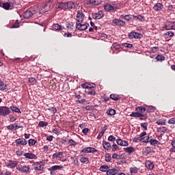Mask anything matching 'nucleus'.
<instances>
[{
    "label": "nucleus",
    "instance_id": "6e6d98bb",
    "mask_svg": "<svg viewBox=\"0 0 175 175\" xmlns=\"http://www.w3.org/2000/svg\"><path fill=\"white\" fill-rule=\"evenodd\" d=\"M66 28L68 29V31H70V29H73V24L72 23H66Z\"/></svg>",
    "mask_w": 175,
    "mask_h": 175
},
{
    "label": "nucleus",
    "instance_id": "0eeeda50",
    "mask_svg": "<svg viewBox=\"0 0 175 175\" xmlns=\"http://www.w3.org/2000/svg\"><path fill=\"white\" fill-rule=\"evenodd\" d=\"M103 17H105V13H103V11H98L97 13L92 14V18H94V20H100Z\"/></svg>",
    "mask_w": 175,
    "mask_h": 175
},
{
    "label": "nucleus",
    "instance_id": "37998d69",
    "mask_svg": "<svg viewBox=\"0 0 175 175\" xmlns=\"http://www.w3.org/2000/svg\"><path fill=\"white\" fill-rule=\"evenodd\" d=\"M164 36H170V38H173L174 36V33L173 31H167V33H164Z\"/></svg>",
    "mask_w": 175,
    "mask_h": 175
},
{
    "label": "nucleus",
    "instance_id": "58836bf2",
    "mask_svg": "<svg viewBox=\"0 0 175 175\" xmlns=\"http://www.w3.org/2000/svg\"><path fill=\"white\" fill-rule=\"evenodd\" d=\"M28 143H29V147H32V146H35L37 142L35 139H30L28 141Z\"/></svg>",
    "mask_w": 175,
    "mask_h": 175
},
{
    "label": "nucleus",
    "instance_id": "2eb2a0df",
    "mask_svg": "<svg viewBox=\"0 0 175 175\" xmlns=\"http://www.w3.org/2000/svg\"><path fill=\"white\" fill-rule=\"evenodd\" d=\"M113 23L116 25H120V27H124V25H125V22L124 21H121L120 19H118V18L113 19Z\"/></svg>",
    "mask_w": 175,
    "mask_h": 175
},
{
    "label": "nucleus",
    "instance_id": "473e14b6",
    "mask_svg": "<svg viewBox=\"0 0 175 175\" xmlns=\"http://www.w3.org/2000/svg\"><path fill=\"white\" fill-rule=\"evenodd\" d=\"M43 166L40 163H36V166L34 167V170H42Z\"/></svg>",
    "mask_w": 175,
    "mask_h": 175
},
{
    "label": "nucleus",
    "instance_id": "c756f323",
    "mask_svg": "<svg viewBox=\"0 0 175 175\" xmlns=\"http://www.w3.org/2000/svg\"><path fill=\"white\" fill-rule=\"evenodd\" d=\"M94 85H95V84L92 83V85H89L88 83H82L81 84V87L82 88H84L85 90H87L88 88H94Z\"/></svg>",
    "mask_w": 175,
    "mask_h": 175
},
{
    "label": "nucleus",
    "instance_id": "72a5a7b5",
    "mask_svg": "<svg viewBox=\"0 0 175 175\" xmlns=\"http://www.w3.org/2000/svg\"><path fill=\"white\" fill-rule=\"evenodd\" d=\"M136 111H137L138 113H144V111H146V107H138L135 108Z\"/></svg>",
    "mask_w": 175,
    "mask_h": 175
},
{
    "label": "nucleus",
    "instance_id": "09e8293b",
    "mask_svg": "<svg viewBox=\"0 0 175 175\" xmlns=\"http://www.w3.org/2000/svg\"><path fill=\"white\" fill-rule=\"evenodd\" d=\"M165 6L168 9V10H173V5H171L169 3H165Z\"/></svg>",
    "mask_w": 175,
    "mask_h": 175
},
{
    "label": "nucleus",
    "instance_id": "f257e3e1",
    "mask_svg": "<svg viewBox=\"0 0 175 175\" xmlns=\"http://www.w3.org/2000/svg\"><path fill=\"white\" fill-rule=\"evenodd\" d=\"M10 113V108L6 106L0 107V116H1L2 117H6L7 116H9Z\"/></svg>",
    "mask_w": 175,
    "mask_h": 175
},
{
    "label": "nucleus",
    "instance_id": "6e6552de",
    "mask_svg": "<svg viewBox=\"0 0 175 175\" xmlns=\"http://www.w3.org/2000/svg\"><path fill=\"white\" fill-rule=\"evenodd\" d=\"M104 9L106 12H111V10H116V9H117V6L114 4L111 5L110 3H107L104 5Z\"/></svg>",
    "mask_w": 175,
    "mask_h": 175
},
{
    "label": "nucleus",
    "instance_id": "39448f33",
    "mask_svg": "<svg viewBox=\"0 0 175 175\" xmlns=\"http://www.w3.org/2000/svg\"><path fill=\"white\" fill-rule=\"evenodd\" d=\"M17 161L10 160L5 163V165L9 169H14V167H17Z\"/></svg>",
    "mask_w": 175,
    "mask_h": 175
},
{
    "label": "nucleus",
    "instance_id": "7ed1b4c3",
    "mask_svg": "<svg viewBox=\"0 0 175 175\" xmlns=\"http://www.w3.org/2000/svg\"><path fill=\"white\" fill-rule=\"evenodd\" d=\"M129 39H142L143 34L133 31L129 35Z\"/></svg>",
    "mask_w": 175,
    "mask_h": 175
},
{
    "label": "nucleus",
    "instance_id": "6ab92c4d",
    "mask_svg": "<svg viewBox=\"0 0 175 175\" xmlns=\"http://www.w3.org/2000/svg\"><path fill=\"white\" fill-rule=\"evenodd\" d=\"M153 9L156 12H159V10H162V9H163V4L157 3L154 5Z\"/></svg>",
    "mask_w": 175,
    "mask_h": 175
},
{
    "label": "nucleus",
    "instance_id": "79ce46f5",
    "mask_svg": "<svg viewBox=\"0 0 175 175\" xmlns=\"http://www.w3.org/2000/svg\"><path fill=\"white\" fill-rule=\"evenodd\" d=\"M134 17L140 21H146V18L142 15L135 16Z\"/></svg>",
    "mask_w": 175,
    "mask_h": 175
},
{
    "label": "nucleus",
    "instance_id": "9d476101",
    "mask_svg": "<svg viewBox=\"0 0 175 175\" xmlns=\"http://www.w3.org/2000/svg\"><path fill=\"white\" fill-rule=\"evenodd\" d=\"M33 14H35V11L33 10H29L25 11L23 17L24 18H29V17H32Z\"/></svg>",
    "mask_w": 175,
    "mask_h": 175
},
{
    "label": "nucleus",
    "instance_id": "338daca9",
    "mask_svg": "<svg viewBox=\"0 0 175 175\" xmlns=\"http://www.w3.org/2000/svg\"><path fill=\"white\" fill-rule=\"evenodd\" d=\"M7 129H9L10 131H13V129H14V124H10L8 126Z\"/></svg>",
    "mask_w": 175,
    "mask_h": 175
},
{
    "label": "nucleus",
    "instance_id": "4c0bfd02",
    "mask_svg": "<svg viewBox=\"0 0 175 175\" xmlns=\"http://www.w3.org/2000/svg\"><path fill=\"white\" fill-rule=\"evenodd\" d=\"M10 109L12 110V111H14V113H21V111H20V109L14 106H11Z\"/></svg>",
    "mask_w": 175,
    "mask_h": 175
},
{
    "label": "nucleus",
    "instance_id": "a211bd4d",
    "mask_svg": "<svg viewBox=\"0 0 175 175\" xmlns=\"http://www.w3.org/2000/svg\"><path fill=\"white\" fill-rule=\"evenodd\" d=\"M145 166L148 170H152V169H154V163L150 161L145 162Z\"/></svg>",
    "mask_w": 175,
    "mask_h": 175
},
{
    "label": "nucleus",
    "instance_id": "1a4fd4ad",
    "mask_svg": "<svg viewBox=\"0 0 175 175\" xmlns=\"http://www.w3.org/2000/svg\"><path fill=\"white\" fill-rule=\"evenodd\" d=\"M165 28L166 31H170L173 29L175 31V22H168L165 24Z\"/></svg>",
    "mask_w": 175,
    "mask_h": 175
},
{
    "label": "nucleus",
    "instance_id": "ea45409f",
    "mask_svg": "<svg viewBox=\"0 0 175 175\" xmlns=\"http://www.w3.org/2000/svg\"><path fill=\"white\" fill-rule=\"evenodd\" d=\"M110 98L112 99V100H118L120 96L118 94H111Z\"/></svg>",
    "mask_w": 175,
    "mask_h": 175
},
{
    "label": "nucleus",
    "instance_id": "864d4df0",
    "mask_svg": "<svg viewBox=\"0 0 175 175\" xmlns=\"http://www.w3.org/2000/svg\"><path fill=\"white\" fill-rule=\"evenodd\" d=\"M150 137L148 136V137H144V139L142 141V143H150Z\"/></svg>",
    "mask_w": 175,
    "mask_h": 175
},
{
    "label": "nucleus",
    "instance_id": "8fccbe9b",
    "mask_svg": "<svg viewBox=\"0 0 175 175\" xmlns=\"http://www.w3.org/2000/svg\"><path fill=\"white\" fill-rule=\"evenodd\" d=\"M140 116V113L137 112H133L131 113L130 117H137V118H139Z\"/></svg>",
    "mask_w": 175,
    "mask_h": 175
},
{
    "label": "nucleus",
    "instance_id": "423d86ee",
    "mask_svg": "<svg viewBox=\"0 0 175 175\" xmlns=\"http://www.w3.org/2000/svg\"><path fill=\"white\" fill-rule=\"evenodd\" d=\"M15 143L17 147H18V146H27V140L24 138H19L16 139Z\"/></svg>",
    "mask_w": 175,
    "mask_h": 175
},
{
    "label": "nucleus",
    "instance_id": "e2e57ef3",
    "mask_svg": "<svg viewBox=\"0 0 175 175\" xmlns=\"http://www.w3.org/2000/svg\"><path fill=\"white\" fill-rule=\"evenodd\" d=\"M173 148L171 149V150L172 151V152H175V140L172 141L171 143Z\"/></svg>",
    "mask_w": 175,
    "mask_h": 175
},
{
    "label": "nucleus",
    "instance_id": "69168bd1",
    "mask_svg": "<svg viewBox=\"0 0 175 175\" xmlns=\"http://www.w3.org/2000/svg\"><path fill=\"white\" fill-rule=\"evenodd\" d=\"M168 124H175V117L172 118H170L168 120Z\"/></svg>",
    "mask_w": 175,
    "mask_h": 175
},
{
    "label": "nucleus",
    "instance_id": "a18cd8bd",
    "mask_svg": "<svg viewBox=\"0 0 175 175\" xmlns=\"http://www.w3.org/2000/svg\"><path fill=\"white\" fill-rule=\"evenodd\" d=\"M146 135H147V133L146 131L141 133V134L139 135V137L141 139V142H143L144 139V136H146Z\"/></svg>",
    "mask_w": 175,
    "mask_h": 175
},
{
    "label": "nucleus",
    "instance_id": "0e129e2a",
    "mask_svg": "<svg viewBox=\"0 0 175 175\" xmlns=\"http://www.w3.org/2000/svg\"><path fill=\"white\" fill-rule=\"evenodd\" d=\"M53 139H54V136L53 135H49L46 137V140H48V142H53Z\"/></svg>",
    "mask_w": 175,
    "mask_h": 175
},
{
    "label": "nucleus",
    "instance_id": "bf43d9fd",
    "mask_svg": "<svg viewBox=\"0 0 175 175\" xmlns=\"http://www.w3.org/2000/svg\"><path fill=\"white\" fill-rule=\"evenodd\" d=\"M108 140L109 142H116L117 139H116V137H114L113 135H110L109 137H108Z\"/></svg>",
    "mask_w": 175,
    "mask_h": 175
},
{
    "label": "nucleus",
    "instance_id": "13d9d810",
    "mask_svg": "<svg viewBox=\"0 0 175 175\" xmlns=\"http://www.w3.org/2000/svg\"><path fill=\"white\" fill-rule=\"evenodd\" d=\"M147 111L149 112V113H152L154 111H155V108L152 106H150L148 107V108L147 109Z\"/></svg>",
    "mask_w": 175,
    "mask_h": 175
},
{
    "label": "nucleus",
    "instance_id": "a878e982",
    "mask_svg": "<svg viewBox=\"0 0 175 175\" xmlns=\"http://www.w3.org/2000/svg\"><path fill=\"white\" fill-rule=\"evenodd\" d=\"M149 143L151 146H154V147H157V146H159V144H161V143H159V141L155 139H150Z\"/></svg>",
    "mask_w": 175,
    "mask_h": 175
},
{
    "label": "nucleus",
    "instance_id": "c9c22d12",
    "mask_svg": "<svg viewBox=\"0 0 175 175\" xmlns=\"http://www.w3.org/2000/svg\"><path fill=\"white\" fill-rule=\"evenodd\" d=\"M47 125H49V122H44V121H40L38 123V126H40V128H43L44 126H47Z\"/></svg>",
    "mask_w": 175,
    "mask_h": 175
},
{
    "label": "nucleus",
    "instance_id": "680f3d73",
    "mask_svg": "<svg viewBox=\"0 0 175 175\" xmlns=\"http://www.w3.org/2000/svg\"><path fill=\"white\" fill-rule=\"evenodd\" d=\"M133 142L134 143H137V142H142V139H140V137L138 136V137H135V138L133 139Z\"/></svg>",
    "mask_w": 175,
    "mask_h": 175
},
{
    "label": "nucleus",
    "instance_id": "5fc2aeb1",
    "mask_svg": "<svg viewBox=\"0 0 175 175\" xmlns=\"http://www.w3.org/2000/svg\"><path fill=\"white\" fill-rule=\"evenodd\" d=\"M141 126L142 128H144V131H147V126H148V123L147 122L141 123Z\"/></svg>",
    "mask_w": 175,
    "mask_h": 175
},
{
    "label": "nucleus",
    "instance_id": "f8f14e48",
    "mask_svg": "<svg viewBox=\"0 0 175 175\" xmlns=\"http://www.w3.org/2000/svg\"><path fill=\"white\" fill-rule=\"evenodd\" d=\"M23 157L27 159H38V156L33 153L27 152L23 154Z\"/></svg>",
    "mask_w": 175,
    "mask_h": 175
},
{
    "label": "nucleus",
    "instance_id": "bb28decb",
    "mask_svg": "<svg viewBox=\"0 0 175 175\" xmlns=\"http://www.w3.org/2000/svg\"><path fill=\"white\" fill-rule=\"evenodd\" d=\"M1 7H3L5 9V10H9V9H10L11 8L10 3L9 2L3 3L1 4Z\"/></svg>",
    "mask_w": 175,
    "mask_h": 175
},
{
    "label": "nucleus",
    "instance_id": "aec40b11",
    "mask_svg": "<svg viewBox=\"0 0 175 175\" xmlns=\"http://www.w3.org/2000/svg\"><path fill=\"white\" fill-rule=\"evenodd\" d=\"M76 4L73 1L66 2V9H75Z\"/></svg>",
    "mask_w": 175,
    "mask_h": 175
},
{
    "label": "nucleus",
    "instance_id": "ddd939ff",
    "mask_svg": "<svg viewBox=\"0 0 175 175\" xmlns=\"http://www.w3.org/2000/svg\"><path fill=\"white\" fill-rule=\"evenodd\" d=\"M76 20L77 23H83V20H84V14H83V12H77Z\"/></svg>",
    "mask_w": 175,
    "mask_h": 175
},
{
    "label": "nucleus",
    "instance_id": "dca6fc26",
    "mask_svg": "<svg viewBox=\"0 0 175 175\" xmlns=\"http://www.w3.org/2000/svg\"><path fill=\"white\" fill-rule=\"evenodd\" d=\"M96 149H95V148H92V147H87V148H84L82 150V152H96Z\"/></svg>",
    "mask_w": 175,
    "mask_h": 175
},
{
    "label": "nucleus",
    "instance_id": "4be33fe9",
    "mask_svg": "<svg viewBox=\"0 0 175 175\" xmlns=\"http://www.w3.org/2000/svg\"><path fill=\"white\" fill-rule=\"evenodd\" d=\"M103 146L105 150H111V144L106 141H103Z\"/></svg>",
    "mask_w": 175,
    "mask_h": 175
},
{
    "label": "nucleus",
    "instance_id": "49530a36",
    "mask_svg": "<svg viewBox=\"0 0 175 175\" xmlns=\"http://www.w3.org/2000/svg\"><path fill=\"white\" fill-rule=\"evenodd\" d=\"M109 116H114L116 114V110L113 109H109L107 111Z\"/></svg>",
    "mask_w": 175,
    "mask_h": 175
},
{
    "label": "nucleus",
    "instance_id": "e433bc0d",
    "mask_svg": "<svg viewBox=\"0 0 175 175\" xmlns=\"http://www.w3.org/2000/svg\"><path fill=\"white\" fill-rule=\"evenodd\" d=\"M43 13H46V12H49L50 10V5L49 3L46 4L42 9Z\"/></svg>",
    "mask_w": 175,
    "mask_h": 175
},
{
    "label": "nucleus",
    "instance_id": "393cba45",
    "mask_svg": "<svg viewBox=\"0 0 175 175\" xmlns=\"http://www.w3.org/2000/svg\"><path fill=\"white\" fill-rule=\"evenodd\" d=\"M80 162L81 163H85V165L88 164L90 162V160H88V158L83 157V155L80 156Z\"/></svg>",
    "mask_w": 175,
    "mask_h": 175
},
{
    "label": "nucleus",
    "instance_id": "b1692460",
    "mask_svg": "<svg viewBox=\"0 0 175 175\" xmlns=\"http://www.w3.org/2000/svg\"><path fill=\"white\" fill-rule=\"evenodd\" d=\"M124 150L125 151V152H127V154H131V152H135V148H133V146H129L127 148H124Z\"/></svg>",
    "mask_w": 175,
    "mask_h": 175
},
{
    "label": "nucleus",
    "instance_id": "20e7f679",
    "mask_svg": "<svg viewBox=\"0 0 175 175\" xmlns=\"http://www.w3.org/2000/svg\"><path fill=\"white\" fill-rule=\"evenodd\" d=\"M16 170L21 173H28L29 172V165H18L16 167Z\"/></svg>",
    "mask_w": 175,
    "mask_h": 175
},
{
    "label": "nucleus",
    "instance_id": "052dcab7",
    "mask_svg": "<svg viewBox=\"0 0 175 175\" xmlns=\"http://www.w3.org/2000/svg\"><path fill=\"white\" fill-rule=\"evenodd\" d=\"M138 118H140L141 120H146L147 118V115L139 113V117H138Z\"/></svg>",
    "mask_w": 175,
    "mask_h": 175
},
{
    "label": "nucleus",
    "instance_id": "2f4dec72",
    "mask_svg": "<svg viewBox=\"0 0 175 175\" xmlns=\"http://www.w3.org/2000/svg\"><path fill=\"white\" fill-rule=\"evenodd\" d=\"M137 172H139V169H137V167L135 166L130 167V172L131 173V174H136Z\"/></svg>",
    "mask_w": 175,
    "mask_h": 175
},
{
    "label": "nucleus",
    "instance_id": "9b49d317",
    "mask_svg": "<svg viewBox=\"0 0 175 175\" xmlns=\"http://www.w3.org/2000/svg\"><path fill=\"white\" fill-rule=\"evenodd\" d=\"M64 158V152H55L52 155V159H62Z\"/></svg>",
    "mask_w": 175,
    "mask_h": 175
},
{
    "label": "nucleus",
    "instance_id": "7c9ffc66",
    "mask_svg": "<svg viewBox=\"0 0 175 175\" xmlns=\"http://www.w3.org/2000/svg\"><path fill=\"white\" fill-rule=\"evenodd\" d=\"M109 167H108V165H104L100 167L99 170L100 172H107L109 171Z\"/></svg>",
    "mask_w": 175,
    "mask_h": 175
},
{
    "label": "nucleus",
    "instance_id": "f3484780",
    "mask_svg": "<svg viewBox=\"0 0 175 175\" xmlns=\"http://www.w3.org/2000/svg\"><path fill=\"white\" fill-rule=\"evenodd\" d=\"M116 143L118 146H122V147H126V146H128V142L124 141L121 139H117Z\"/></svg>",
    "mask_w": 175,
    "mask_h": 175
},
{
    "label": "nucleus",
    "instance_id": "c03bdc74",
    "mask_svg": "<svg viewBox=\"0 0 175 175\" xmlns=\"http://www.w3.org/2000/svg\"><path fill=\"white\" fill-rule=\"evenodd\" d=\"M83 109H85V110H87V111H91L92 110H94V106L88 105L86 107H83Z\"/></svg>",
    "mask_w": 175,
    "mask_h": 175
},
{
    "label": "nucleus",
    "instance_id": "412c9836",
    "mask_svg": "<svg viewBox=\"0 0 175 175\" xmlns=\"http://www.w3.org/2000/svg\"><path fill=\"white\" fill-rule=\"evenodd\" d=\"M89 5H100L102 0H88V1Z\"/></svg>",
    "mask_w": 175,
    "mask_h": 175
},
{
    "label": "nucleus",
    "instance_id": "f704fd0d",
    "mask_svg": "<svg viewBox=\"0 0 175 175\" xmlns=\"http://www.w3.org/2000/svg\"><path fill=\"white\" fill-rule=\"evenodd\" d=\"M0 90L1 91H6V85L2 81H0Z\"/></svg>",
    "mask_w": 175,
    "mask_h": 175
},
{
    "label": "nucleus",
    "instance_id": "a19ab883",
    "mask_svg": "<svg viewBox=\"0 0 175 175\" xmlns=\"http://www.w3.org/2000/svg\"><path fill=\"white\" fill-rule=\"evenodd\" d=\"M68 144L69 146H77V142H75V140L73 139H69L68 142Z\"/></svg>",
    "mask_w": 175,
    "mask_h": 175
},
{
    "label": "nucleus",
    "instance_id": "cd10ccee",
    "mask_svg": "<svg viewBox=\"0 0 175 175\" xmlns=\"http://www.w3.org/2000/svg\"><path fill=\"white\" fill-rule=\"evenodd\" d=\"M57 9H62V10H64V9H66V3H59L57 5Z\"/></svg>",
    "mask_w": 175,
    "mask_h": 175
},
{
    "label": "nucleus",
    "instance_id": "3c124183",
    "mask_svg": "<svg viewBox=\"0 0 175 175\" xmlns=\"http://www.w3.org/2000/svg\"><path fill=\"white\" fill-rule=\"evenodd\" d=\"M105 132H106V130L103 129V130L98 133V139H102V137L103 136V135H105Z\"/></svg>",
    "mask_w": 175,
    "mask_h": 175
},
{
    "label": "nucleus",
    "instance_id": "4d7b16f0",
    "mask_svg": "<svg viewBox=\"0 0 175 175\" xmlns=\"http://www.w3.org/2000/svg\"><path fill=\"white\" fill-rule=\"evenodd\" d=\"M111 161V156L109 154L105 155V161L106 162H110Z\"/></svg>",
    "mask_w": 175,
    "mask_h": 175
},
{
    "label": "nucleus",
    "instance_id": "c85d7f7f",
    "mask_svg": "<svg viewBox=\"0 0 175 175\" xmlns=\"http://www.w3.org/2000/svg\"><path fill=\"white\" fill-rule=\"evenodd\" d=\"M53 28L55 31H61V29H62V26H61V25H59L58 23H55L53 25Z\"/></svg>",
    "mask_w": 175,
    "mask_h": 175
},
{
    "label": "nucleus",
    "instance_id": "4468645a",
    "mask_svg": "<svg viewBox=\"0 0 175 175\" xmlns=\"http://www.w3.org/2000/svg\"><path fill=\"white\" fill-rule=\"evenodd\" d=\"M60 169H64L63 165H53L50 167L48 170L51 172V174H52V172H55V170H60Z\"/></svg>",
    "mask_w": 175,
    "mask_h": 175
},
{
    "label": "nucleus",
    "instance_id": "774afa93",
    "mask_svg": "<svg viewBox=\"0 0 175 175\" xmlns=\"http://www.w3.org/2000/svg\"><path fill=\"white\" fill-rule=\"evenodd\" d=\"M88 95H95L96 92L94 90H90L88 92Z\"/></svg>",
    "mask_w": 175,
    "mask_h": 175
},
{
    "label": "nucleus",
    "instance_id": "de8ad7c7",
    "mask_svg": "<svg viewBox=\"0 0 175 175\" xmlns=\"http://www.w3.org/2000/svg\"><path fill=\"white\" fill-rule=\"evenodd\" d=\"M156 59L157 61H165V57L163 55H158Z\"/></svg>",
    "mask_w": 175,
    "mask_h": 175
},
{
    "label": "nucleus",
    "instance_id": "f03ea898",
    "mask_svg": "<svg viewBox=\"0 0 175 175\" xmlns=\"http://www.w3.org/2000/svg\"><path fill=\"white\" fill-rule=\"evenodd\" d=\"M88 27H90L88 23L81 24V23H77L76 24V28L78 31H85Z\"/></svg>",
    "mask_w": 175,
    "mask_h": 175
},
{
    "label": "nucleus",
    "instance_id": "603ef678",
    "mask_svg": "<svg viewBox=\"0 0 175 175\" xmlns=\"http://www.w3.org/2000/svg\"><path fill=\"white\" fill-rule=\"evenodd\" d=\"M158 132H166L167 131V129L165 126H161L158 129Z\"/></svg>",
    "mask_w": 175,
    "mask_h": 175
},
{
    "label": "nucleus",
    "instance_id": "5701e85b",
    "mask_svg": "<svg viewBox=\"0 0 175 175\" xmlns=\"http://www.w3.org/2000/svg\"><path fill=\"white\" fill-rule=\"evenodd\" d=\"M118 170L116 168L113 169H108V171H107V175H116L118 173Z\"/></svg>",
    "mask_w": 175,
    "mask_h": 175
}]
</instances>
